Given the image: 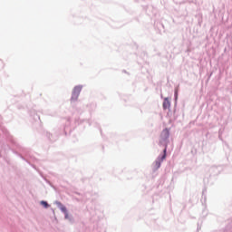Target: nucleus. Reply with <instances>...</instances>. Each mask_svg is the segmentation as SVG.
Masks as SVG:
<instances>
[{"label": "nucleus", "instance_id": "f257e3e1", "mask_svg": "<svg viewBox=\"0 0 232 232\" xmlns=\"http://www.w3.org/2000/svg\"><path fill=\"white\" fill-rule=\"evenodd\" d=\"M163 151H164V154L161 157V160H156L155 163H154L155 169H159V168H160V164H161L162 160H164V159H166V149Z\"/></svg>", "mask_w": 232, "mask_h": 232}, {"label": "nucleus", "instance_id": "f03ea898", "mask_svg": "<svg viewBox=\"0 0 232 232\" xmlns=\"http://www.w3.org/2000/svg\"><path fill=\"white\" fill-rule=\"evenodd\" d=\"M81 86H76L73 90L72 97H75V99H77V97H79V93H81Z\"/></svg>", "mask_w": 232, "mask_h": 232}, {"label": "nucleus", "instance_id": "7ed1b4c3", "mask_svg": "<svg viewBox=\"0 0 232 232\" xmlns=\"http://www.w3.org/2000/svg\"><path fill=\"white\" fill-rule=\"evenodd\" d=\"M169 106H171V102H169L168 98H165L163 102V109L169 110Z\"/></svg>", "mask_w": 232, "mask_h": 232}, {"label": "nucleus", "instance_id": "20e7f679", "mask_svg": "<svg viewBox=\"0 0 232 232\" xmlns=\"http://www.w3.org/2000/svg\"><path fill=\"white\" fill-rule=\"evenodd\" d=\"M162 137L164 139H168L169 137V130H168V129H165L162 133H161Z\"/></svg>", "mask_w": 232, "mask_h": 232}, {"label": "nucleus", "instance_id": "39448f33", "mask_svg": "<svg viewBox=\"0 0 232 232\" xmlns=\"http://www.w3.org/2000/svg\"><path fill=\"white\" fill-rule=\"evenodd\" d=\"M57 204H58V206H61V210L63 213H66V207L63 206V204H61V202H58Z\"/></svg>", "mask_w": 232, "mask_h": 232}, {"label": "nucleus", "instance_id": "423d86ee", "mask_svg": "<svg viewBox=\"0 0 232 232\" xmlns=\"http://www.w3.org/2000/svg\"><path fill=\"white\" fill-rule=\"evenodd\" d=\"M41 205L44 206V208H49L50 205H48V202L46 201H41Z\"/></svg>", "mask_w": 232, "mask_h": 232}]
</instances>
